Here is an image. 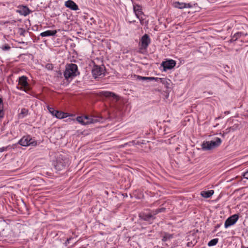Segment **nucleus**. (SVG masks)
Listing matches in <instances>:
<instances>
[{
	"label": "nucleus",
	"mask_w": 248,
	"mask_h": 248,
	"mask_svg": "<svg viewBox=\"0 0 248 248\" xmlns=\"http://www.w3.org/2000/svg\"><path fill=\"white\" fill-rule=\"evenodd\" d=\"M79 74L78 66L76 64L71 63L67 65L64 73V76L66 79L73 78Z\"/></svg>",
	"instance_id": "obj_2"
},
{
	"label": "nucleus",
	"mask_w": 248,
	"mask_h": 248,
	"mask_svg": "<svg viewBox=\"0 0 248 248\" xmlns=\"http://www.w3.org/2000/svg\"><path fill=\"white\" fill-rule=\"evenodd\" d=\"M69 164V160L66 157L59 158L54 164L56 170L60 171L68 167Z\"/></svg>",
	"instance_id": "obj_6"
},
{
	"label": "nucleus",
	"mask_w": 248,
	"mask_h": 248,
	"mask_svg": "<svg viewBox=\"0 0 248 248\" xmlns=\"http://www.w3.org/2000/svg\"><path fill=\"white\" fill-rule=\"evenodd\" d=\"M151 43V39L149 36L145 34L140 40V49H146Z\"/></svg>",
	"instance_id": "obj_8"
},
{
	"label": "nucleus",
	"mask_w": 248,
	"mask_h": 248,
	"mask_svg": "<svg viewBox=\"0 0 248 248\" xmlns=\"http://www.w3.org/2000/svg\"><path fill=\"white\" fill-rule=\"evenodd\" d=\"M77 120L82 125H87L94 122L93 118L87 116H78L77 118Z\"/></svg>",
	"instance_id": "obj_11"
},
{
	"label": "nucleus",
	"mask_w": 248,
	"mask_h": 248,
	"mask_svg": "<svg viewBox=\"0 0 248 248\" xmlns=\"http://www.w3.org/2000/svg\"><path fill=\"white\" fill-rule=\"evenodd\" d=\"M176 65V62L173 60H170L162 63V66L165 70L171 69Z\"/></svg>",
	"instance_id": "obj_13"
},
{
	"label": "nucleus",
	"mask_w": 248,
	"mask_h": 248,
	"mask_svg": "<svg viewBox=\"0 0 248 248\" xmlns=\"http://www.w3.org/2000/svg\"><path fill=\"white\" fill-rule=\"evenodd\" d=\"M57 30H47L41 32L40 35L42 37L53 36L57 33Z\"/></svg>",
	"instance_id": "obj_16"
},
{
	"label": "nucleus",
	"mask_w": 248,
	"mask_h": 248,
	"mask_svg": "<svg viewBox=\"0 0 248 248\" xmlns=\"http://www.w3.org/2000/svg\"><path fill=\"white\" fill-rule=\"evenodd\" d=\"M247 34H245L244 32L241 31H238L234 33L232 36L231 39V42H234L236 41L238 39L240 38L243 36H246Z\"/></svg>",
	"instance_id": "obj_17"
},
{
	"label": "nucleus",
	"mask_w": 248,
	"mask_h": 248,
	"mask_svg": "<svg viewBox=\"0 0 248 248\" xmlns=\"http://www.w3.org/2000/svg\"><path fill=\"white\" fill-rule=\"evenodd\" d=\"M133 10L136 17L140 20V23H142V21L144 20V15L142 11L141 7L138 5H133Z\"/></svg>",
	"instance_id": "obj_10"
},
{
	"label": "nucleus",
	"mask_w": 248,
	"mask_h": 248,
	"mask_svg": "<svg viewBox=\"0 0 248 248\" xmlns=\"http://www.w3.org/2000/svg\"><path fill=\"white\" fill-rule=\"evenodd\" d=\"M68 116V114L67 113L57 110L54 116L57 118L61 119L66 118Z\"/></svg>",
	"instance_id": "obj_18"
},
{
	"label": "nucleus",
	"mask_w": 248,
	"mask_h": 248,
	"mask_svg": "<svg viewBox=\"0 0 248 248\" xmlns=\"http://www.w3.org/2000/svg\"><path fill=\"white\" fill-rule=\"evenodd\" d=\"M242 175L243 176L244 178L248 180V169L242 172Z\"/></svg>",
	"instance_id": "obj_28"
},
{
	"label": "nucleus",
	"mask_w": 248,
	"mask_h": 248,
	"mask_svg": "<svg viewBox=\"0 0 248 248\" xmlns=\"http://www.w3.org/2000/svg\"><path fill=\"white\" fill-rule=\"evenodd\" d=\"M47 108L49 112L53 116H55V114L56 113V112L57 111V110H55L54 108L50 107V106H47Z\"/></svg>",
	"instance_id": "obj_26"
},
{
	"label": "nucleus",
	"mask_w": 248,
	"mask_h": 248,
	"mask_svg": "<svg viewBox=\"0 0 248 248\" xmlns=\"http://www.w3.org/2000/svg\"><path fill=\"white\" fill-rule=\"evenodd\" d=\"M239 216L237 214H234L228 217L224 223V227L226 229L232 225H234L238 220Z\"/></svg>",
	"instance_id": "obj_9"
},
{
	"label": "nucleus",
	"mask_w": 248,
	"mask_h": 248,
	"mask_svg": "<svg viewBox=\"0 0 248 248\" xmlns=\"http://www.w3.org/2000/svg\"><path fill=\"white\" fill-rule=\"evenodd\" d=\"M5 150L4 147H2L0 148V152H2Z\"/></svg>",
	"instance_id": "obj_32"
},
{
	"label": "nucleus",
	"mask_w": 248,
	"mask_h": 248,
	"mask_svg": "<svg viewBox=\"0 0 248 248\" xmlns=\"http://www.w3.org/2000/svg\"><path fill=\"white\" fill-rule=\"evenodd\" d=\"M173 236L172 234L168 233H165L163 236V238L162 239V240L164 242L167 241L168 240L171 239L172 238Z\"/></svg>",
	"instance_id": "obj_23"
},
{
	"label": "nucleus",
	"mask_w": 248,
	"mask_h": 248,
	"mask_svg": "<svg viewBox=\"0 0 248 248\" xmlns=\"http://www.w3.org/2000/svg\"><path fill=\"white\" fill-rule=\"evenodd\" d=\"M101 94L106 97L112 98L116 101L119 100L118 96L114 93L111 92L103 91L101 92Z\"/></svg>",
	"instance_id": "obj_14"
},
{
	"label": "nucleus",
	"mask_w": 248,
	"mask_h": 248,
	"mask_svg": "<svg viewBox=\"0 0 248 248\" xmlns=\"http://www.w3.org/2000/svg\"><path fill=\"white\" fill-rule=\"evenodd\" d=\"M219 226H220V225H218L217 226V227H219Z\"/></svg>",
	"instance_id": "obj_34"
},
{
	"label": "nucleus",
	"mask_w": 248,
	"mask_h": 248,
	"mask_svg": "<svg viewBox=\"0 0 248 248\" xmlns=\"http://www.w3.org/2000/svg\"><path fill=\"white\" fill-rule=\"evenodd\" d=\"M18 83L16 88L17 89L28 93L30 90L29 84L28 82V78L25 76H22L18 78Z\"/></svg>",
	"instance_id": "obj_3"
},
{
	"label": "nucleus",
	"mask_w": 248,
	"mask_h": 248,
	"mask_svg": "<svg viewBox=\"0 0 248 248\" xmlns=\"http://www.w3.org/2000/svg\"><path fill=\"white\" fill-rule=\"evenodd\" d=\"M71 239H72V238H71V237H70V238H69L67 239V240H66V243H69V241H70Z\"/></svg>",
	"instance_id": "obj_33"
},
{
	"label": "nucleus",
	"mask_w": 248,
	"mask_h": 248,
	"mask_svg": "<svg viewBox=\"0 0 248 248\" xmlns=\"http://www.w3.org/2000/svg\"><path fill=\"white\" fill-rule=\"evenodd\" d=\"M137 79H138L139 80H148V81H153L154 79H156L155 78V77H141L140 76H138Z\"/></svg>",
	"instance_id": "obj_24"
},
{
	"label": "nucleus",
	"mask_w": 248,
	"mask_h": 248,
	"mask_svg": "<svg viewBox=\"0 0 248 248\" xmlns=\"http://www.w3.org/2000/svg\"><path fill=\"white\" fill-rule=\"evenodd\" d=\"M214 194V191L213 190H208L207 191H202L201 193V195L206 198H208L212 196Z\"/></svg>",
	"instance_id": "obj_19"
},
{
	"label": "nucleus",
	"mask_w": 248,
	"mask_h": 248,
	"mask_svg": "<svg viewBox=\"0 0 248 248\" xmlns=\"http://www.w3.org/2000/svg\"><path fill=\"white\" fill-rule=\"evenodd\" d=\"M192 7V5L190 3H185V8H191Z\"/></svg>",
	"instance_id": "obj_30"
},
{
	"label": "nucleus",
	"mask_w": 248,
	"mask_h": 248,
	"mask_svg": "<svg viewBox=\"0 0 248 248\" xmlns=\"http://www.w3.org/2000/svg\"><path fill=\"white\" fill-rule=\"evenodd\" d=\"M16 12L19 13L20 15L26 16L31 13V11L27 6L20 5L18 7V9L16 10Z\"/></svg>",
	"instance_id": "obj_12"
},
{
	"label": "nucleus",
	"mask_w": 248,
	"mask_h": 248,
	"mask_svg": "<svg viewBox=\"0 0 248 248\" xmlns=\"http://www.w3.org/2000/svg\"><path fill=\"white\" fill-rule=\"evenodd\" d=\"M3 108V100L0 97V109Z\"/></svg>",
	"instance_id": "obj_31"
},
{
	"label": "nucleus",
	"mask_w": 248,
	"mask_h": 248,
	"mask_svg": "<svg viewBox=\"0 0 248 248\" xmlns=\"http://www.w3.org/2000/svg\"><path fill=\"white\" fill-rule=\"evenodd\" d=\"M218 238L213 239L208 243V246L209 247H212V246H215L218 243Z\"/></svg>",
	"instance_id": "obj_25"
},
{
	"label": "nucleus",
	"mask_w": 248,
	"mask_h": 248,
	"mask_svg": "<svg viewBox=\"0 0 248 248\" xmlns=\"http://www.w3.org/2000/svg\"><path fill=\"white\" fill-rule=\"evenodd\" d=\"M0 48L3 51H8L11 48L10 46L7 44L2 46Z\"/></svg>",
	"instance_id": "obj_27"
},
{
	"label": "nucleus",
	"mask_w": 248,
	"mask_h": 248,
	"mask_svg": "<svg viewBox=\"0 0 248 248\" xmlns=\"http://www.w3.org/2000/svg\"><path fill=\"white\" fill-rule=\"evenodd\" d=\"M4 116L3 108L0 109V120Z\"/></svg>",
	"instance_id": "obj_29"
},
{
	"label": "nucleus",
	"mask_w": 248,
	"mask_h": 248,
	"mask_svg": "<svg viewBox=\"0 0 248 248\" xmlns=\"http://www.w3.org/2000/svg\"><path fill=\"white\" fill-rule=\"evenodd\" d=\"M185 2H180L179 1H175L173 3V6L175 8H179L180 9H182L185 8Z\"/></svg>",
	"instance_id": "obj_20"
},
{
	"label": "nucleus",
	"mask_w": 248,
	"mask_h": 248,
	"mask_svg": "<svg viewBox=\"0 0 248 248\" xmlns=\"http://www.w3.org/2000/svg\"><path fill=\"white\" fill-rule=\"evenodd\" d=\"M18 143L22 146H36L37 144V142L30 136L27 135L23 136L18 141Z\"/></svg>",
	"instance_id": "obj_5"
},
{
	"label": "nucleus",
	"mask_w": 248,
	"mask_h": 248,
	"mask_svg": "<svg viewBox=\"0 0 248 248\" xmlns=\"http://www.w3.org/2000/svg\"><path fill=\"white\" fill-rule=\"evenodd\" d=\"M65 6L71 10L77 11L79 9L77 4L71 0H68L65 2Z\"/></svg>",
	"instance_id": "obj_15"
},
{
	"label": "nucleus",
	"mask_w": 248,
	"mask_h": 248,
	"mask_svg": "<svg viewBox=\"0 0 248 248\" xmlns=\"http://www.w3.org/2000/svg\"><path fill=\"white\" fill-rule=\"evenodd\" d=\"M247 248H248V247H247Z\"/></svg>",
	"instance_id": "obj_35"
},
{
	"label": "nucleus",
	"mask_w": 248,
	"mask_h": 248,
	"mask_svg": "<svg viewBox=\"0 0 248 248\" xmlns=\"http://www.w3.org/2000/svg\"><path fill=\"white\" fill-rule=\"evenodd\" d=\"M165 210V208L162 207L153 210L152 212L143 213L140 215V217L143 220L148 221L149 223H152L154 219L155 218V215L159 213H161Z\"/></svg>",
	"instance_id": "obj_1"
},
{
	"label": "nucleus",
	"mask_w": 248,
	"mask_h": 248,
	"mask_svg": "<svg viewBox=\"0 0 248 248\" xmlns=\"http://www.w3.org/2000/svg\"><path fill=\"white\" fill-rule=\"evenodd\" d=\"M28 114V110L25 108H23L21 110L20 113L19 114V117L23 118L27 116Z\"/></svg>",
	"instance_id": "obj_21"
},
{
	"label": "nucleus",
	"mask_w": 248,
	"mask_h": 248,
	"mask_svg": "<svg viewBox=\"0 0 248 248\" xmlns=\"http://www.w3.org/2000/svg\"><path fill=\"white\" fill-rule=\"evenodd\" d=\"M221 140L219 138H216L214 140L204 141L202 145L203 150H210L217 146L221 143Z\"/></svg>",
	"instance_id": "obj_4"
},
{
	"label": "nucleus",
	"mask_w": 248,
	"mask_h": 248,
	"mask_svg": "<svg viewBox=\"0 0 248 248\" xmlns=\"http://www.w3.org/2000/svg\"><path fill=\"white\" fill-rule=\"evenodd\" d=\"M155 78L156 79H154V81L159 82L164 85L168 84V81H170L169 80H168L167 79L165 78Z\"/></svg>",
	"instance_id": "obj_22"
},
{
	"label": "nucleus",
	"mask_w": 248,
	"mask_h": 248,
	"mask_svg": "<svg viewBox=\"0 0 248 248\" xmlns=\"http://www.w3.org/2000/svg\"><path fill=\"white\" fill-rule=\"evenodd\" d=\"M92 72L93 77L95 78H102L105 75L104 68L97 65L93 66Z\"/></svg>",
	"instance_id": "obj_7"
}]
</instances>
